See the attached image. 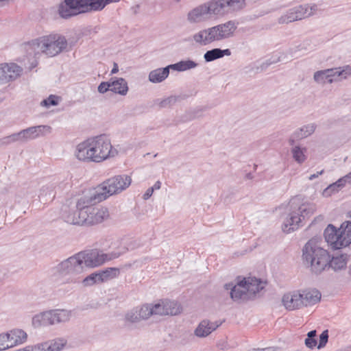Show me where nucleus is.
<instances>
[{
	"instance_id": "57",
	"label": "nucleus",
	"mask_w": 351,
	"mask_h": 351,
	"mask_svg": "<svg viewBox=\"0 0 351 351\" xmlns=\"http://www.w3.org/2000/svg\"><path fill=\"white\" fill-rule=\"evenodd\" d=\"M153 193V189H152L151 187L147 189L143 195V199L145 200L148 199L152 195Z\"/></svg>"
},
{
	"instance_id": "14",
	"label": "nucleus",
	"mask_w": 351,
	"mask_h": 351,
	"mask_svg": "<svg viewBox=\"0 0 351 351\" xmlns=\"http://www.w3.org/2000/svg\"><path fill=\"white\" fill-rule=\"evenodd\" d=\"M52 128L49 125H40L29 127L26 129L19 131L22 143H26L34 140L40 136L50 134Z\"/></svg>"
},
{
	"instance_id": "25",
	"label": "nucleus",
	"mask_w": 351,
	"mask_h": 351,
	"mask_svg": "<svg viewBox=\"0 0 351 351\" xmlns=\"http://www.w3.org/2000/svg\"><path fill=\"white\" fill-rule=\"evenodd\" d=\"M206 3L210 15L223 16L229 13L225 0H211Z\"/></svg>"
},
{
	"instance_id": "64",
	"label": "nucleus",
	"mask_w": 351,
	"mask_h": 351,
	"mask_svg": "<svg viewBox=\"0 0 351 351\" xmlns=\"http://www.w3.org/2000/svg\"><path fill=\"white\" fill-rule=\"evenodd\" d=\"M119 1L120 0H104V7H106L107 5L110 4L112 3L119 2Z\"/></svg>"
},
{
	"instance_id": "63",
	"label": "nucleus",
	"mask_w": 351,
	"mask_h": 351,
	"mask_svg": "<svg viewBox=\"0 0 351 351\" xmlns=\"http://www.w3.org/2000/svg\"><path fill=\"white\" fill-rule=\"evenodd\" d=\"M119 1L120 0H104V7H106L107 5L110 4L112 3L119 2Z\"/></svg>"
},
{
	"instance_id": "51",
	"label": "nucleus",
	"mask_w": 351,
	"mask_h": 351,
	"mask_svg": "<svg viewBox=\"0 0 351 351\" xmlns=\"http://www.w3.org/2000/svg\"><path fill=\"white\" fill-rule=\"evenodd\" d=\"M339 191V189L337 188V186L335 185V183H332L324 190L323 195L324 197H328L330 196L332 193Z\"/></svg>"
},
{
	"instance_id": "58",
	"label": "nucleus",
	"mask_w": 351,
	"mask_h": 351,
	"mask_svg": "<svg viewBox=\"0 0 351 351\" xmlns=\"http://www.w3.org/2000/svg\"><path fill=\"white\" fill-rule=\"evenodd\" d=\"M324 169H322V170H321V171H317V173H313V174L311 175V176L308 177V180H314V179H315V178H318V177H319V176L322 175V174L324 173Z\"/></svg>"
},
{
	"instance_id": "24",
	"label": "nucleus",
	"mask_w": 351,
	"mask_h": 351,
	"mask_svg": "<svg viewBox=\"0 0 351 351\" xmlns=\"http://www.w3.org/2000/svg\"><path fill=\"white\" fill-rule=\"evenodd\" d=\"M328 70L332 83L346 80L351 75V66L350 65L331 68Z\"/></svg>"
},
{
	"instance_id": "62",
	"label": "nucleus",
	"mask_w": 351,
	"mask_h": 351,
	"mask_svg": "<svg viewBox=\"0 0 351 351\" xmlns=\"http://www.w3.org/2000/svg\"><path fill=\"white\" fill-rule=\"evenodd\" d=\"M119 71V66L118 64L116 62H114L113 64V68L111 70V74H115Z\"/></svg>"
},
{
	"instance_id": "29",
	"label": "nucleus",
	"mask_w": 351,
	"mask_h": 351,
	"mask_svg": "<svg viewBox=\"0 0 351 351\" xmlns=\"http://www.w3.org/2000/svg\"><path fill=\"white\" fill-rule=\"evenodd\" d=\"M169 65L165 68H158L149 72V80L152 83H160L164 81L169 75Z\"/></svg>"
},
{
	"instance_id": "56",
	"label": "nucleus",
	"mask_w": 351,
	"mask_h": 351,
	"mask_svg": "<svg viewBox=\"0 0 351 351\" xmlns=\"http://www.w3.org/2000/svg\"><path fill=\"white\" fill-rule=\"evenodd\" d=\"M10 145L8 136L0 138V147Z\"/></svg>"
},
{
	"instance_id": "31",
	"label": "nucleus",
	"mask_w": 351,
	"mask_h": 351,
	"mask_svg": "<svg viewBox=\"0 0 351 351\" xmlns=\"http://www.w3.org/2000/svg\"><path fill=\"white\" fill-rule=\"evenodd\" d=\"M230 55L231 51L229 49H221L220 48H215L207 51L204 54V58L206 62H209L221 58L225 56H229Z\"/></svg>"
},
{
	"instance_id": "18",
	"label": "nucleus",
	"mask_w": 351,
	"mask_h": 351,
	"mask_svg": "<svg viewBox=\"0 0 351 351\" xmlns=\"http://www.w3.org/2000/svg\"><path fill=\"white\" fill-rule=\"evenodd\" d=\"M290 209L291 212L285 219L282 225V230L287 233L297 230L301 226L302 221L301 216H300V213L297 210L291 208Z\"/></svg>"
},
{
	"instance_id": "12",
	"label": "nucleus",
	"mask_w": 351,
	"mask_h": 351,
	"mask_svg": "<svg viewBox=\"0 0 351 351\" xmlns=\"http://www.w3.org/2000/svg\"><path fill=\"white\" fill-rule=\"evenodd\" d=\"M82 206H79V198L75 204V206L69 208L64 206L62 208V217L64 221L68 223L73 225H84L83 218L85 213Z\"/></svg>"
},
{
	"instance_id": "37",
	"label": "nucleus",
	"mask_w": 351,
	"mask_h": 351,
	"mask_svg": "<svg viewBox=\"0 0 351 351\" xmlns=\"http://www.w3.org/2000/svg\"><path fill=\"white\" fill-rule=\"evenodd\" d=\"M313 80L318 84H332V80L330 77L328 69L315 72Z\"/></svg>"
},
{
	"instance_id": "27",
	"label": "nucleus",
	"mask_w": 351,
	"mask_h": 351,
	"mask_svg": "<svg viewBox=\"0 0 351 351\" xmlns=\"http://www.w3.org/2000/svg\"><path fill=\"white\" fill-rule=\"evenodd\" d=\"M111 91L121 95H126L128 92V82L123 77H113L110 79Z\"/></svg>"
},
{
	"instance_id": "16",
	"label": "nucleus",
	"mask_w": 351,
	"mask_h": 351,
	"mask_svg": "<svg viewBox=\"0 0 351 351\" xmlns=\"http://www.w3.org/2000/svg\"><path fill=\"white\" fill-rule=\"evenodd\" d=\"M245 283V282L241 280L234 286L231 284H226L225 285V288L227 290L230 289V297L234 302H241L251 300Z\"/></svg>"
},
{
	"instance_id": "4",
	"label": "nucleus",
	"mask_w": 351,
	"mask_h": 351,
	"mask_svg": "<svg viewBox=\"0 0 351 351\" xmlns=\"http://www.w3.org/2000/svg\"><path fill=\"white\" fill-rule=\"evenodd\" d=\"M102 201L103 199H99L97 195L90 190L86 191L79 198V206H82L84 213H85L83 218L84 225L97 224L102 222L108 217L107 208L95 206V204Z\"/></svg>"
},
{
	"instance_id": "59",
	"label": "nucleus",
	"mask_w": 351,
	"mask_h": 351,
	"mask_svg": "<svg viewBox=\"0 0 351 351\" xmlns=\"http://www.w3.org/2000/svg\"><path fill=\"white\" fill-rule=\"evenodd\" d=\"M276 348L274 347H268L263 349H252L249 351H276Z\"/></svg>"
},
{
	"instance_id": "11",
	"label": "nucleus",
	"mask_w": 351,
	"mask_h": 351,
	"mask_svg": "<svg viewBox=\"0 0 351 351\" xmlns=\"http://www.w3.org/2000/svg\"><path fill=\"white\" fill-rule=\"evenodd\" d=\"M210 27L215 41L221 42L228 40L234 36L237 29V23L234 21H228Z\"/></svg>"
},
{
	"instance_id": "44",
	"label": "nucleus",
	"mask_w": 351,
	"mask_h": 351,
	"mask_svg": "<svg viewBox=\"0 0 351 351\" xmlns=\"http://www.w3.org/2000/svg\"><path fill=\"white\" fill-rule=\"evenodd\" d=\"M58 101L59 97L54 95H51L47 99H43L40 102V105L44 107L49 108L52 106H57L58 104Z\"/></svg>"
},
{
	"instance_id": "8",
	"label": "nucleus",
	"mask_w": 351,
	"mask_h": 351,
	"mask_svg": "<svg viewBox=\"0 0 351 351\" xmlns=\"http://www.w3.org/2000/svg\"><path fill=\"white\" fill-rule=\"evenodd\" d=\"M132 179L128 175H119L109 178L101 185L90 189L99 199L105 200L108 197L125 190L131 184Z\"/></svg>"
},
{
	"instance_id": "36",
	"label": "nucleus",
	"mask_w": 351,
	"mask_h": 351,
	"mask_svg": "<svg viewBox=\"0 0 351 351\" xmlns=\"http://www.w3.org/2000/svg\"><path fill=\"white\" fill-rule=\"evenodd\" d=\"M47 311L35 315L32 317V324L34 328L49 326Z\"/></svg>"
},
{
	"instance_id": "2",
	"label": "nucleus",
	"mask_w": 351,
	"mask_h": 351,
	"mask_svg": "<svg viewBox=\"0 0 351 351\" xmlns=\"http://www.w3.org/2000/svg\"><path fill=\"white\" fill-rule=\"evenodd\" d=\"M67 46L66 38L58 34H50L32 40L27 45V51L29 55L34 53L35 60L32 62L29 69L37 65L36 58L40 53L53 57L60 53Z\"/></svg>"
},
{
	"instance_id": "5",
	"label": "nucleus",
	"mask_w": 351,
	"mask_h": 351,
	"mask_svg": "<svg viewBox=\"0 0 351 351\" xmlns=\"http://www.w3.org/2000/svg\"><path fill=\"white\" fill-rule=\"evenodd\" d=\"M302 258L315 273H320L328 264L329 254L316 239H310L302 249Z\"/></svg>"
},
{
	"instance_id": "30",
	"label": "nucleus",
	"mask_w": 351,
	"mask_h": 351,
	"mask_svg": "<svg viewBox=\"0 0 351 351\" xmlns=\"http://www.w3.org/2000/svg\"><path fill=\"white\" fill-rule=\"evenodd\" d=\"M9 336V341L12 348L24 343L27 338V335L25 331L21 329H14L7 332Z\"/></svg>"
},
{
	"instance_id": "41",
	"label": "nucleus",
	"mask_w": 351,
	"mask_h": 351,
	"mask_svg": "<svg viewBox=\"0 0 351 351\" xmlns=\"http://www.w3.org/2000/svg\"><path fill=\"white\" fill-rule=\"evenodd\" d=\"M328 265L335 271L341 270L346 266V263L342 257H333L332 259L329 258Z\"/></svg>"
},
{
	"instance_id": "26",
	"label": "nucleus",
	"mask_w": 351,
	"mask_h": 351,
	"mask_svg": "<svg viewBox=\"0 0 351 351\" xmlns=\"http://www.w3.org/2000/svg\"><path fill=\"white\" fill-rule=\"evenodd\" d=\"M301 292L303 307L313 305L321 299V293L317 289L301 290Z\"/></svg>"
},
{
	"instance_id": "21",
	"label": "nucleus",
	"mask_w": 351,
	"mask_h": 351,
	"mask_svg": "<svg viewBox=\"0 0 351 351\" xmlns=\"http://www.w3.org/2000/svg\"><path fill=\"white\" fill-rule=\"evenodd\" d=\"M193 41L199 46H206L215 43L211 27L202 29L192 36Z\"/></svg>"
},
{
	"instance_id": "9",
	"label": "nucleus",
	"mask_w": 351,
	"mask_h": 351,
	"mask_svg": "<svg viewBox=\"0 0 351 351\" xmlns=\"http://www.w3.org/2000/svg\"><path fill=\"white\" fill-rule=\"evenodd\" d=\"M78 254L80 259H82L83 271L86 268L95 267L121 256V252H112L109 254L100 253L97 250L89 252H80Z\"/></svg>"
},
{
	"instance_id": "42",
	"label": "nucleus",
	"mask_w": 351,
	"mask_h": 351,
	"mask_svg": "<svg viewBox=\"0 0 351 351\" xmlns=\"http://www.w3.org/2000/svg\"><path fill=\"white\" fill-rule=\"evenodd\" d=\"M138 313L141 319H148L151 315H154L152 304L143 305L138 311Z\"/></svg>"
},
{
	"instance_id": "35",
	"label": "nucleus",
	"mask_w": 351,
	"mask_h": 351,
	"mask_svg": "<svg viewBox=\"0 0 351 351\" xmlns=\"http://www.w3.org/2000/svg\"><path fill=\"white\" fill-rule=\"evenodd\" d=\"M38 197L40 201L48 202L55 197L53 184H48L43 186L40 190Z\"/></svg>"
},
{
	"instance_id": "20",
	"label": "nucleus",
	"mask_w": 351,
	"mask_h": 351,
	"mask_svg": "<svg viewBox=\"0 0 351 351\" xmlns=\"http://www.w3.org/2000/svg\"><path fill=\"white\" fill-rule=\"evenodd\" d=\"M210 15L207 3L202 4L192 10L187 14V20L190 23H200L208 18Z\"/></svg>"
},
{
	"instance_id": "15",
	"label": "nucleus",
	"mask_w": 351,
	"mask_h": 351,
	"mask_svg": "<svg viewBox=\"0 0 351 351\" xmlns=\"http://www.w3.org/2000/svg\"><path fill=\"white\" fill-rule=\"evenodd\" d=\"M282 303L288 311L300 309L303 307L301 290L289 291L282 298Z\"/></svg>"
},
{
	"instance_id": "32",
	"label": "nucleus",
	"mask_w": 351,
	"mask_h": 351,
	"mask_svg": "<svg viewBox=\"0 0 351 351\" xmlns=\"http://www.w3.org/2000/svg\"><path fill=\"white\" fill-rule=\"evenodd\" d=\"M55 324L69 322L72 317V311L64 308L53 309Z\"/></svg>"
},
{
	"instance_id": "3",
	"label": "nucleus",
	"mask_w": 351,
	"mask_h": 351,
	"mask_svg": "<svg viewBox=\"0 0 351 351\" xmlns=\"http://www.w3.org/2000/svg\"><path fill=\"white\" fill-rule=\"evenodd\" d=\"M82 264L78 254L62 261L51 269V281L57 286L80 282V278L77 275L84 271Z\"/></svg>"
},
{
	"instance_id": "34",
	"label": "nucleus",
	"mask_w": 351,
	"mask_h": 351,
	"mask_svg": "<svg viewBox=\"0 0 351 351\" xmlns=\"http://www.w3.org/2000/svg\"><path fill=\"white\" fill-rule=\"evenodd\" d=\"M292 146L291 152L294 160L299 165L304 163L307 159L306 148L299 145Z\"/></svg>"
},
{
	"instance_id": "22",
	"label": "nucleus",
	"mask_w": 351,
	"mask_h": 351,
	"mask_svg": "<svg viewBox=\"0 0 351 351\" xmlns=\"http://www.w3.org/2000/svg\"><path fill=\"white\" fill-rule=\"evenodd\" d=\"M242 280L245 282V286L251 299L262 290L265 285L263 281L255 277L245 278Z\"/></svg>"
},
{
	"instance_id": "45",
	"label": "nucleus",
	"mask_w": 351,
	"mask_h": 351,
	"mask_svg": "<svg viewBox=\"0 0 351 351\" xmlns=\"http://www.w3.org/2000/svg\"><path fill=\"white\" fill-rule=\"evenodd\" d=\"M12 348L9 341V336L5 333L0 334V351H4Z\"/></svg>"
},
{
	"instance_id": "13",
	"label": "nucleus",
	"mask_w": 351,
	"mask_h": 351,
	"mask_svg": "<svg viewBox=\"0 0 351 351\" xmlns=\"http://www.w3.org/2000/svg\"><path fill=\"white\" fill-rule=\"evenodd\" d=\"M23 73V68L15 63L0 64V84L13 82L19 78Z\"/></svg>"
},
{
	"instance_id": "53",
	"label": "nucleus",
	"mask_w": 351,
	"mask_h": 351,
	"mask_svg": "<svg viewBox=\"0 0 351 351\" xmlns=\"http://www.w3.org/2000/svg\"><path fill=\"white\" fill-rule=\"evenodd\" d=\"M335 183V185L338 188L339 190L345 186L346 184H348V180L346 178V175L339 180H337Z\"/></svg>"
},
{
	"instance_id": "39",
	"label": "nucleus",
	"mask_w": 351,
	"mask_h": 351,
	"mask_svg": "<svg viewBox=\"0 0 351 351\" xmlns=\"http://www.w3.org/2000/svg\"><path fill=\"white\" fill-rule=\"evenodd\" d=\"M178 101L176 96H170L164 99H156L154 101V105L159 108H167L174 105Z\"/></svg>"
},
{
	"instance_id": "1",
	"label": "nucleus",
	"mask_w": 351,
	"mask_h": 351,
	"mask_svg": "<svg viewBox=\"0 0 351 351\" xmlns=\"http://www.w3.org/2000/svg\"><path fill=\"white\" fill-rule=\"evenodd\" d=\"M118 152L112 147L110 138L105 134L99 135L79 143L75 156L80 161L99 163L117 156Z\"/></svg>"
},
{
	"instance_id": "28",
	"label": "nucleus",
	"mask_w": 351,
	"mask_h": 351,
	"mask_svg": "<svg viewBox=\"0 0 351 351\" xmlns=\"http://www.w3.org/2000/svg\"><path fill=\"white\" fill-rule=\"evenodd\" d=\"M109 274L108 271L99 273L95 272L88 275L82 280H80V282L84 287H90L95 284L104 282L106 280Z\"/></svg>"
},
{
	"instance_id": "40",
	"label": "nucleus",
	"mask_w": 351,
	"mask_h": 351,
	"mask_svg": "<svg viewBox=\"0 0 351 351\" xmlns=\"http://www.w3.org/2000/svg\"><path fill=\"white\" fill-rule=\"evenodd\" d=\"M228 12L241 10L245 5V0H225Z\"/></svg>"
},
{
	"instance_id": "46",
	"label": "nucleus",
	"mask_w": 351,
	"mask_h": 351,
	"mask_svg": "<svg viewBox=\"0 0 351 351\" xmlns=\"http://www.w3.org/2000/svg\"><path fill=\"white\" fill-rule=\"evenodd\" d=\"M312 49V47H311V40H305L300 45H297L295 48L291 49V53H293L296 51H307Z\"/></svg>"
},
{
	"instance_id": "47",
	"label": "nucleus",
	"mask_w": 351,
	"mask_h": 351,
	"mask_svg": "<svg viewBox=\"0 0 351 351\" xmlns=\"http://www.w3.org/2000/svg\"><path fill=\"white\" fill-rule=\"evenodd\" d=\"M152 307L154 315H165L164 301L155 304L154 305L152 304Z\"/></svg>"
},
{
	"instance_id": "60",
	"label": "nucleus",
	"mask_w": 351,
	"mask_h": 351,
	"mask_svg": "<svg viewBox=\"0 0 351 351\" xmlns=\"http://www.w3.org/2000/svg\"><path fill=\"white\" fill-rule=\"evenodd\" d=\"M316 335H317V332L315 330H311L307 333V337H311V338H315Z\"/></svg>"
},
{
	"instance_id": "38",
	"label": "nucleus",
	"mask_w": 351,
	"mask_h": 351,
	"mask_svg": "<svg viewBox=\"0 0 351 351\" xmlns=\"http://www.w3.org/2000/svg\"><path fill=\"white\" fill-rule=\"evenodd\" d=\"M165 312L166 315H176L181 312V307L178 302L171 300H164Z\"/></svg>"
},
{
	"instance_id": "23",
	"label": "nucleus",
	"mask_w": 351,
	"mask_h": 351,
	"mask_svg": "<svg viewBox=\"0 0 351 351\" xmlns=\"http://www.w3.org/2000/svg\"><path fill=\"white\" fill-rule=\"evenodd\" d=\"M315 128L316 125L315 123H310L295 130L289 140V144L293 145L295 141L306 138L311 135L315 132Z\"/></svg>"
},
{
	"instance_id": "54",
	"label": "nucleus",
	"mask_w": 351,
	"mask_h": 351,
	"mask_svg": "<svg viewBox=\"0 0 351 351\" xmlns=\"http://www.w3.org/2000/svg\"><path fill=\"white\" fill-rule=\"evenodd\" d=\"M10 144L14 143H22L20 132L13 133L8 136Z\"/></svg>"
},
{
	"instance_id": "17",
	"label": "nucleus",
	"mask_w": 351,
	"mask_h": 351,
	"mask_svg": "<svg viewBox=\"0 0 351 351\" xmlns=\"http://www.w3.org/2000/svg\"><path fill=\"white\" fill-rule=\"evenodd\" d=\"M289 206L291 208L297 210L302 220L312 215L316 210V206L315 204L311 202L300 204V199L297 197L291 199Z\"/></svg>"
},
{
	"instance_id": "7",
	"label": "nucleus",
	"mask_w": 351,
	"mask_h": 351,
	"mask_svg": "<svg viewBox=\"0 0 351 351\" xmlns=\"http://www.w3.org/2000/svg\"><path fill=\"white\" fill-rule=\"evenodd\" d=\"M324 236L327 243L333 250H339L351 243V221L343 222L339 228L329 224L324 230Z\"/></svg>"
},
{
	"instance_id": "48",
	"label": "nucleus",
	"mask_w": 351,
	"mask_h": 351,
	"mask_svg": "<svg viewBox=\"0 0 351 351\" xmlns=\"http://www.w3.org/2000/svg\"><path fill=\"white\" fill-rule=\"evenodd\" d=\"M328 340V330H324L319 335V343L317 345L318 349H322L326 346Z\"/></svg>"
},
{
	"instance_id": "50",
	"label": "nucleus",
	"mask_w": 351,
	"mask_h": 351,
	"mask_svg": "<svg viewBox=\"0 0 351 351\" xmlns=\"http://www.w3.org/2000/svg\"><path fill=\"white\" fill-rule=\"evenodd\" d=\"M97 90L99 93L104 94L107 91H111L110 80L108 82H102L98 86Z\"/></svg>"
},
{
	"instance_id": "55",
	"label": "nucleus",
	"mask_w": 351,
	"mask_h": 351,
	"mask_svg": "<svg viewBox=\"0 0 351 351\" xmlns=\"http://www.w3.org/2000/svg\"><path fill=\"white\" fill-rule=\"evenodd\" d=\"M47 313H48V315L47 316H48V318H49V326H50L56 325L55 324L54 317H53V309L48 310Z\"/></svg>"
},
{
	"instance_id": "61",
	"label": "nucleus",
	"mask_w": 351,
	"mask_h": 351,
	"mask_svg": "<svg viewBox=\"0 0 351 351\" xmlns=\"http://www.w3.org/2000/svg\"><path fill=\"white\" fill-rule=\"evenodd\" d=\"M160 187H161V182L160 181H157V182H155L154 186H152L151 188L153 189V191H154V190L160 189Z\"/></svg>"
},
{
	"instance_id": "43",
	"label": "nucleus",
	"mask_w": 351,
	"mask_h": 351,
	"mask_svg": "<svg viewBox=\"0 0 351 351\" xmlns=\"http://www.w3.org/2000/svg\"><path fill=\"white\" fill-rule=\"evenodd\" d=\"M280 60L279 57L273 60H267L266 61L261 63L260 66H253L252 69L255 70V73H260L265 71L271 64L277 63Z\"/></svg>"
},
{
	"instance_id": "10",
	"label": "nucleus",
	"mask_w": 351,
	"mask_h": 351,
	"mask_svg": "<svg viewBox=\"0 0 351 351\" xmlns=\"http://www.w3.org/2000/svg\"><path fill=\"white\" fill-rule=\"evenodd\" d=\"M317 6L315 4L301 5L289 9L285 14L278 19L280 24H287L298 20L311 16L317 12Z\"/></svg>"
},
{
	"instance_id": "33",
	"label": "nucleus",
	"mask_w": 351,
	"mask_h": 351,
	"mask_svg": "<svg viewBox=\"0 0 351 351\" xmlns=\"http://www.w3.org/2000/svg\"><path fill=\"white\" fill-rule=\"evenodd\" d=\"M198 66V63L195 61L188 59L181 60L175 64H172L169 65L171 69L178 71V72H184L189 70H191L195 69Z\"/></svg>"
},
{
	"instance_id": "49",
	"label": "nucleus",
	"mask_w": 351,
	"mask_h": 351,
	"mask_svg": "<svg viewBox=\"0 0 351 351\" xmlns=\"http://www.w3.org/2000/svg\"><path fill=\"white\" fill-rule=\"evenodd\" d=\"M125 319L132 323H135L141 320L138 311L128 312L125 315Z\"/></svg>"
},
{
	"instance_id": "6",
	"label": "nucleus",
	"mask_w": 351,
	"mask_h": 351,
	"mask_svg": "<svg viewBox=\"0 0 351 351\" xmlns=\"http://www.w3.org/2000/svg\"><path fill=\"white\" fill-rule=\"evenodd\" d=\"M104 0H64L58 8L62 18L67 19L82 13L99 12L104 9Z\"/></svg>"
},
{
	"instance_id": "52",
	"label": "nucleus",
	"mask_w": 351,
	"mask_h": 351,
	"mask_svg": "<svg viewBox=\"0 0 351 351\" xmlns=\"http://www.w3.org/2000/svg\"><path fill=\"white\" fill-rule=\"evenodd\" d=\"M305 346L309 349H313L317 344V341L315 338H311L306 337L304 340Z\"/></svg>"
},
{
	"instance_id": "19",
	"label": "nucleus",
	"mask_w": 351,
	"mask_h": 351,
	"mask_svg": "<svg viewBox=\"0 0 351 351\" xmlns=\"http://www.w3.org/2000/svg\"><path fill=\"white\" fill-rule=\"evenodd\" d=\"M221 322H210L208 319L202 320L194 331L196 337L204 338L208 336L221 325Z\"/></svg>"
}]
</instances>
